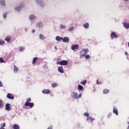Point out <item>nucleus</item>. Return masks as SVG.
I'll list each match as a JSON object with an SVG mask.
<instances>
[{"instance_id": "obj_20", "label": "nucleus", "mask_w": 129, "mask_h": 129, "mask_svg": "<svg viewBox=\"0 0 129 129\" xmlns=\"http://www.w3.org/2000/svg\"><path fill=\"white\" fill-rule=\"evenodd\" d=\"M123 26L124 28L127 29L129 28V24L124 23Z\"/></svg>"}, {"instance_id": "obj_2", "label": "nucleus", "mask_w": 129, "mask_h": 129, "mask_svg": "<svg viewBox=\"0 0 129 129\" xmlns=\"http://www.w3.org/2000/svg\"><path fill=\"white\" fill-rule=\"evenodd\" d=\"M31 101V98H28L27 99H26V102H25V104H24V105L26 106H30V107L32 108L34 106V104L32 102L30 103V102Z\"/></svg>"}, {"instance_id": "obj_26", "label": "nucleus", "mask_w": 129, "mask_h": 129, "mask_svg": "<svg viewBox=\"0 0 129 129\" xmlns=\"http://www.w3.org/2000/svg\"><path fill=\"white\" fill-rule=\"evenodd\" d=\"M37 27L40 28L42 26V24L41 23H38L37 25Z\"/></svg>"}, {"instance_id": "obj_19", "label": "nucleus", "mask_w": 129, "mask_h": 129, "mask_svg": "<svg viewBox=\"0 0 129 129\" xmlns=\"http://www.w3.org/2000/svg\"><path fill=\"white\" fill-rule=\"evenodd\" d=\"M84 27L86 29H87L89 27V24L88 23H85L84 25Z\"/></svg>"}, {"instance_id": "obj_13", "label": "nucleus", "mask_w": 129, "mask_h": 129, "mask_svg": "<svg viewBox=\"0 0 129 129\" xmlns=\"http://www.w3.org/2000/svg\"><path fill=\"white\" fill-rule=\"evenodd\" d=\"M90 120V122L92 123L93 122L94 120V118H93L91 116H90L88 118H87V120L88 121V120Z\"/></svg>"}, {"instance_id": "obj_46", "label": "nucleus", "mask_w": 129, "mask_h": 129, "mask_svg": "<svg viewBox=\"0 0 129 129\" xmlns=\"http://www.w3.org/2000/svg\"><path fill=\"white\" fill-rule=\"evenodd\" d=\"M110 116H111V114L108 115V117H109Z\"/></svg>"}, {"instance_id": "obj_48", "label": "nucleus", "mask_w": 129, "mask_h": 129, "mask_svg": "<svg viewBox=\"0 0 129 129\" xmlns=\"http://www.w3.org/2000/svg\"><path fill=\"white\" fill-rule=\"evenodd\" d=\"M127 129H129V125L127 126Z\"/></svg>"}, {"instance_id": "obj_14", "label": "nucleus", "mask_w": 129, "mask_h": 129, "mask_svg": "<svg viewBox=\"0 0 129 129\" xmlns=\"http://www.w3.org/2000/svg\"><path fill=\"white\" fill-rule=\"evenodd\" d=\"M77 89L78 90V91H82L84 90V87L82 86L81 85H78Z\"/></svg>"}, {"instance_id": "obj_39", "label": "nucleus", "mask_w": 129, "mask_h": 129, "mask_svg": "<svg viewBox=\"0 0 129 129\" xmlns=\"http://www.w3.org/2000/svg\"><path fill=\"white\" fill-rule=\"evenodd\" d=\"M82 96V94H80L78 95L79 99L80 98H81Z\"/></svg>"}, {"instance_id": "obj_16", "label": "nucleus", "mask_w": 129, "mask_h": 129, "mask_svg": "<svg viewBox=\"0 0 129 129\" xmlns=\"http://www.w3.org/2000/svg\"><path fill=\"white\" fill-rule=\"evenodd\" d=\"M62 39H63V38L60 37L59 36H56L55 37V40H57V41H61V40H62Z\"/></svg>"}, {"instance_id": "obj_23", "label": "nucleus", "mask_w": 129, "mask_h": 129, "mask_svg": "<svg viewBox=\"0 0 129 129\" xmlns=\"http://www.w3.org/2000/svg\"><path fill=\"white\" fill-rule=\"evenodd\" d=\"M109 92V90H108V89H104L103 90V93H104V94H107V93H108Z\"/></svg>"}, {"instance_id": "obj_21", "label": "nucleus", "mask_w": 129, "mask_h": 129, "mask_svg": "<svg viewBox=\"0 0 129 129\" xmlns=\"http://www.w3.org/2000/svg\"><path fill=\"white\" fill-rule=\"evenodd\" d=\"M36 18V17L34 15H31L30 17H29V19L31 20H34Z\"/></svg>"}, {"instance_id": "obj_40", "label": "nucleus", "mask_w": 129, "mask_h": 129, "mask_svg": "<svg viewBox=\"0 0 129 129\" xmlns=\"http://www.w3.org/2000/svg\"><path fill=\"white\" fill-rule=\"evenodd\" d=\"M52 126H49L47 129H52Z\"/></svg>"}, {"instance_id": "obj_41", "label": "nucleus", "mask_w": 129, "mask_h": 129, "mask_svg": "<svg viewBox=\"0 0 129 129\" xmlns=\"http://www.w3.org/2000/svg\"><path fill=\"white\" fill-rule=\"evenodd\" d=\"M32 33L35 32V30L33 29V30H32Z\"/></svg>"}, {"instance_id": "obj_33", "label": "nucleus", "mask_w": 129, "mask_h": 129, "mask_svg": "<svg viewBox=\"0 0 129 129\" xmlns=\"http://www.w3.org/2000/svg\"><path fill=\"white\" fill-rule=\"evenodd\" d=\"M21 9H22L21 7H17V8H15V10H17V11H19Z\"/></svg>"}, {"instance_id": "obj_42", "label": "nucleus", "mask_w": 129, "mask_h": 129, "mask_svg": "<svg viewBox=\"0 0 129 129\" xmlns=\"http://www.w3.org/2000/svg\"><path fill=\"white\" fill-rule=\"evenodd\" d=\"M60 60V58H57V61H59Z\"/></svg>"}, {"instance_id": "obj_9", "label": "nucleus", "mask_w": 129, "mask_h": 129, "mask_svg": "<svg viewBox=\"0 0 129 129\" xmlns=\"http://www.w3.org/2000/svg\"><path fill=\"white\" fill-rule=\"evenodd\" d=\"M11 39H12V37L11 36H8L6 37V38H5V41L8 42H10Z\"/></svg>"}, {"instance_id": "obj_32", "label": "nucleus", "mask_w": 129, "mask_h": 129, "mask_svg": "<svg viewBox=\"0 0 129 129\" xmlns=\"http://www.w3.org/2000/svg\"><path fill=\"white\" fill-rule=\"evenodd\" d=\"M5 43V41L0 40V45H3Z\"/></svg>"}, {"instance_id": "obj_44", "label": "nucleus", "mask_w": 129, "mask_h": 129, "mask_svg": "<svg viewBox=\"0 0 129 129\" xmlns=\"http://www.w3.org/2000/svg\"><path fill=\"white\" fill-rule=\"evenodd\" d=\"M125 55H128V53L126 52H125Z\"/></svg>"}, {"instance_id": "obj_15", "label": "nucleus", "mask_w": 129, "mask_h": 129, "mask_svg": "<svg viewBox=\"0 0 129 129\" xmlns=\"http://www.w3.org/2000/svg\"><path fill=\"white\" fill-rule=\"evenodd\" d=\"M113 112L114 113H115L116 115H118V110L115 108H113Z\"/></svg>"}, {"instance_id": "obj_24", "label": "nucleus", "mask_w": 129, "mask_h": 129, "mask_svg": "<svg viewBox=\"0 0 129 129\" xmlns=\"http://www.w3.org/2000/svg\"><path fill=\"white\" fill-rule=\"evenodd\" d=\"M51 86H52V87H53V88H55V87L58 86V84H56V83L52 84H51Z\"/></svg>"}, {"instance_id": "obj_8", "label": "nucleus", "mask_w": 129, "mask_h": 129, "mask_svg": "<svg viewBox=\"0 0 129 129\" xmlns=\"http://www.w3.org/2000/svg\"><path fill=\"white\" fill-rule=\"evenodd\" d=\"M10 104L9 103L6 104V105L5 106V109L7 110H11V108L10 107Z\"/></svg>"}, {"instance_id": "obj_30", "label": "nucleus", "mask_w": 129, "mask_h": 129, "mask_svg": "<svg viewBox=\"0 0 129 129\" xmlns=\"http://www.w3.org/2000/svg\"><path fill=\"white\" fill-rule=\"evenodd\" d=\"M65 28H66L65 26L62 25H61L60 26V29H65Z\"/></svg>"}, {"instance_id": "obj_37", "label": "nucleus", "mask_w": 129, "mask_h": 129, "mask_svg": "<svg viewBox=\"0 0 129 129\" xmlns=\"http://www.w3.org/2000/svg\"><path fill=\"white\" fill-rule=\"evenodd\" d=\"M7 13H5V14H3V18H4L5 19H6V17H7Z\"/></svg>"}, {"instance_id": "obj_10", "label": "nucleus", "mask_w": 129, "mask_h": 129, "mask_svg": "<svg viewBox=\"0 0 129 129\" xmlns=\"http://www.w3.org/2000/svg\"><path fill=\"white\" fill-rule=\"evenodd\" d=\"M63 42H68L70 41L69 38L65 37L62 39Z\"/></svg>"}, {"instance_id": "obj_47", "label": "nucleus", "mask_w": 129, "mask_h": 129, "mask_svg": "<svg viewBox=\"0 0 129 129\" xmlns=\"http://www.w3.org/2000/svg\"><path fill=\"white\" fill-rule=\"evenodd\" d=\"M124 1H125V2H127L128 1V0H123Z\"/></svg>"}, {"instance_id": "obj_18", "label": "nucleus", "mask_w": 129, "mask_h": 129, "mask_svg": "<svg viewBox=\"0 0 129 129\" xmlns=\"http://www.w3.org/2000/svg\"><path fill=\"white\" fill-rule=\"evenodd\" d=\"M38 58L37 57L33 58L32 63L33 64L35 63L36 62L37 60H38Z\"/></svg>"}, {"instance_id": "obj_28", "label": "nucleus", "mask_w": 129, "mask_h": 129, "mask_svg": "<svg viewBox=\"0 0 129 129\" xmlns=\"http://www.w3.org/2000/svg\"><path fill=\"white\" fill-rule=\"evenodd\" d=\"M25 49V48L23 47H19V51H23Z\"/></svg>"}, {"instance_id": "obj_22", "label": "nucleus", "mask_w": 129, "mask_h": 129, "mask_svg": "<svg viewBox=\"0 0 129 129\" xmlns=\"http://www.w3.org/2000/svg\"><path fill=\"white\" fill-rule=\"evenodd\" d=\"M19 71L18 68L16 66H14V70H13V71L14 72V73H16Z\"/></svg>"}, {"instance_id": "obj_1", "label": "nucleus", "mask_w": 129, "mask_h": 129, "mask_svg": "<svg viewBox=\"0 0 129 129\" xmlns=\"http://www.w3.org/2000/svg\"><path fill=\"white\" fill-rule=\"evenodd\" d=\"M83 52H84V54L81 55V57L85 56L86 59H89L90 57V56L89 55H87V53L89 52V49L88 48L86 49H82V50L80 51V53H82Z\"/></svg>"}, {"instance_id": "obj_5", "label": "nucleus", "mask_w": 129, "mask_h": 129, "mask_svg": "<svg viewBox=\"0 0 129 129\" xmlns=\"http://www.w3.org/2000/svg\"><path fill=\"white\" fill-rule=\"evenodd\" d=\"M71 49L73 50H79V46L78 44L77 45H73L71 46Z\"/></svg>"}, {"instance_id": "obj_43", "label": "nucleus", "mask_w": 129, "mask_h": 129, "mask_svg": "<svg viewBox=\"0 0 129 129\" xmlns=\"http://www.w3.org/2000/svg\"><path fill=\"white\" fill-rule=\"evenodd\" d=\"M54 49H55V50H57V47L56 46H55V47H54Z\"/></svg>"}, {"instance_id": "obj_31", "label": "nucleus", "mask_w": 129, "mask_h": 129, "mask_svg": "<svg viewBox=\"0 0 129 129\" xmlns=\"http://www.w3.org/2000/svg\"><path fill=\"white\" fill-rule=\"evenodd\" d=\"M84 114L85 116H86L87 117H89V113L88 112H85V113H84Z\"/></svg>"}, {"instance_id": "obj_49", "label": "nucleus", "mask_w": 129, "mask_h": 129, "mask_svg": "<svg viewBox=\"0 0 129 129\" xmlns=\"http://www.w3.org/2000/svg\"><path fill=\"white\" fill-rule=\"evenodd\" d=\"M128 46L129 47V42H128Z\"/></svg>"}, {"instance_id": "obj_7", "label": "nucleus", "mask_w": 129, "mask_h": 129, "mask_svg": "<svg viewBox=\"0 0 129 129\" xmlns=\"http://www.w3.org/2000/svg\"><path fill=\"white\" fill-rule=\"evenodd\" d=\"M57 70L60 73H64V71H63V67L62 66H60V67H58Z\"/></svg>"}, {"instance_id": "obj_27", "label": "nucleus", "mask_w": 129, "mask_h": 129, "mask_svg": "<svg viewBox=\"0 0 129 129\" xmlns=\"http://www.w3.org/2000/svg\"><path fill=\"white\" fill-rule=\"evenodd\" d=\"M0 3H1V5L2 6H5L6 5L5 2L4 0L2 2H0Z\"/></svg>"}, {"instance_id": "obj_17", "label": "nucleus", "mask_w": 129, "mask_h": 129, "mask_svg": "<svg viewBox=\"0 0 129 129\" xmlns=\"http://www.w3.org/2000/svg\"><path fill=\"white\" fill-rule=\"evenodd\" d=\"M13 129H20V126L17 124L13 125Z\"/></svg>"}, {"instance_id": "obj_6", "label": "nucleus", "mask_w": 129, "mask_h": 129, "mask_svg": "<svg viewBox=\"0 0 129 129\" xmlns=\"http://www.w3.org/2000/svg\"><path fill=\"white\" fill-rule=\"evenodd\" d=\"M7 98L11 100H13L14 99L15 97L13 96V95L11 93H8L7 94Z\"/></svg>"}, {"instance_id": "obj_12", "label": "nucleus", "mask_w": 129, "mask_h": 129, "mask_svg": "<svg viewBox=\"0 0 129 129\" xmlns=\"http://www.w3.org/2000/svg\"><path fill=\"white\" fill-rule=\"evenodd\" d=\"M42 92L43 93L46 94H49L50 93L49 90H42Z\"/></svg>"}, {"instance_id": "obj_35", "label": "nucleus", "mask_w": 129, "mask_h": 129, "mask_svg": "<svg viewBox=\"0 0 129 129\" xmlns=\"http://www.w3.org/2000/svg\"><path fill=\"white\" fill-rule=\"evenodd\" d=\"M0 62H5L3 58H0Z\"/></svg>"}, {"instance_id": "obj_36", "label": "nucleus", "mask_w": 129, "mask_h": 129, "mask_svg": "<svg viewBox=\"0 0 129 129\" xmlns=\"http://www.w3.org/2000/svg\"><path fill=\"white\" fill-rule=\"evenodd\" d=\"M97 84L98 85H100V84H102V82L101 81H99L98 80H97Z\"/></svg>"}, {"instance_id": "obj_29", "label": "nucleus", "mask_w": 129, "mask_h": 129, "mask_svg": "<svg viewBox=\"0 0 129 129\" xmlns=\"http://www.w3.org/2000/svg\"><path fill=\"white\" fill-rule=\"evenodd\" d=\"M87 83V80L83 81L81 84L85 85Z\"/></svg>"}, {"instance_id": "obj_50", "label": "nucleus", "mask_w": 129, "mask_h": 129, "mask_svg": "<svg viewBox=\"0 0 129 129\" xmlns=\"http://www.w3.org/2000/svg\"><path fill=\"white\" fill-rule=\"evenodd\" d=\"M128 124H129V121H128Z\"/></svg>"}, {"instance_id": "obj_11", "label": "nucleus", "mask_w": 129, "mask_h": 129, "mask_svg": "<svg viewBox=\"0 0 129 129\" xmlns=\"http://www.w3.org/2000/svg\"><path fill=\"white\" fill-rule=\"evenodd\" d=\"M73 94L74 97H75L77 99H79V95L77 93L73 92Z\"/></svg>"}, {"instance_id": "obj_4", "label": "nucleus", "mask_w": 129, "mask_h": 129, "mask_svg": "<svg viewBox=\"0 0 129 129\" xmlns=\"http://www.w3.org/2000/svg\"><path fill=\"white\" fill-rule=\"evenodd\" d=\"M111 39L113 40L114 38H117L118 36L115 32H112L110 35Z\"/></svg>"}, {"instance_id": "obj_45", "label": "nucleus", "mask_w": 129, "mask_h": 129, "mask_svg": "<svg viewBox=\"0 0 129 129\" xmlns=\"http://www.w3.org/2000/svg\"><path fill=\"white\" fill-rule=\"evenodd\" d=\"M0 129H5V128H4V127H1V128H0Z\"/></svg>"}, {"instance_id": "obj_3", "label": "nucleus", "mask_w": 129, "mask_h": 129, "mask_svg": "<svg viewBox=\"0 0 129 129\" xmlns=\"http://www.w3.org/2000/svg\"><path fill=\"white\" fill-rule=\"evenodd\" d=\"M57 64H60L61 66H66L68 64V61L67 60H62L61 61H57Z\"/></svg>"}, {"instance_id": "obj_38", "label": "nucleus", "mask_w": 129, "mask_h": 129, "mask_svg": "<svg viewBox=\"0 0 129 129\" xmlns=\"http://www.w3.org/2000/svg\"><path fill=\"white\" fill-rule=\"evenodd\" d=\"M6 125L5 123H3V124H1V127H5Z\"/></svg>"}, {"instance_id": "obj_34", "label": "nucleus", "mask_w": 129, "mask_h": 129, "mask_svg": "<svg viewBox=\"0 0 129 129\" xmlns=\"http://www.w3.org/2000/svg\"><path fill=\"white\" fill-rule=\"evenodd\" d=\"M74 30V27H71L69 29V31H71Z\"/></svg>"}, {"instance_id": "obj_25", "label": "nucleus", "mask_w": 129, "mask_h": 129, "mask_svg": "<svg viewBox=\"0 0 129 129\" xmlns=\"http://www.w3.org/2000/svg\"><path fill=\"white\" fill-rule=\"evenodd\" d=\"M39 38H40V39H41L42 40H44L45 39L44 36L42 34H40L39 35Z\"/></svg>"}]
</instances>
